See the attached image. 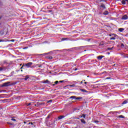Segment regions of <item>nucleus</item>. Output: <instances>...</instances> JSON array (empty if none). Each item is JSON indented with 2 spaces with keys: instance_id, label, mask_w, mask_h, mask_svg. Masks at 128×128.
<instances>
[{
  "instance_id": "obj_1",
  "label": "nucleus",
  "mask_w": 128,
  "mask_h": 128,
  "mask_svg": "<svg viewBox=\"0 0 128 128\" xmlns=\"http://www.w3.org/2000/svg\"><path fill=\"white\" fill-rule=\"evenodd\" d=\"M104 10H106V6L104 4H102L101 6H100L98 8V12H99V14H102V11Z\"/></svg>"
},
{
  "instance_id": "obj_2",
  "label": "nucleus",
  "mask_w": 128,
  "mask_h": 128,
  "mask_svg": "<svg viewBox=\"0 0 128 128\" xmlns=\"http://www.w3.org/2000/svg\"><path fill=\"white\" fill-rule=\"evenodd\" d=\"M32 66V62H30L23 65V66H26L27 68H30Z\"/></svg>"
},
{
  "instance_id": "obj_3",
  "label": "nucleus",
  "mask_w": 128,
  "mask_h": 128,
  "mask_svg": "<svg viewBox=\"0 0 128 128\" xmlns=\"http://www.w3.org/2000/svg\"><path fill=\"white\" fill-rule=\"evenodd\" d=\"M10 82H6L4 83L2 85V86H10Z\"/></svg>"
},
{
  "instance_id": "obj_4",
  "label": "nucleus",
  "mask_w": 128,
  "mask_h": 128,
  "mask_svg": "<svg viewBox=\"0 0 128 128\" xmlns=\"http://www.w3.org/2000/svg\"><path fill=\"white\" fill-rule=\"evenodd\" d=\"M68 88L70 86L71 88H77L76 86V84H68L66 86Z\"/></svg>"
},
{
  "instance_id": "obj_5",
  "label": "nucleus",
  "mask_w": 128,
  "mask_h": 128,
  "mask_svg": "<svg viewBox=\"0 0 128 128\" xmlns=\"http://www.w3.org/2000/svg\"><path fill=\"white\" fill-rule=\"evenodd\" d=\"M128 16L127 15H124L122 18V20H128Z\"/></svg>"
},
{
  "instance_id": "obj_6",
  "label": "nucleus",
  "mask_w": 128,
  "mask_h": 128,
  "mask_svg": "<svg viewBox=\"0 0 128 128\" xmlns=\"http://www.w3.org/2000/svg\"><path fill=\"white\" fill-rule=\"evenodd\" d=\"M6 70V68L3 66V67H0V72H2V70Z\"/></svg>"
},
{
  "instance_id": "obj_7",
  "label": "nucleus",
  "mask_w": 128,
  "mask_h": 128,
  "mask_svg": "<svg viewBox=\"0 0 128 128\" xmlns=\"http://www.w3.org/2000/svg\"><path fill=\"white\" fill-rule=\"evenodd\" d=\"M126 2L127 4H128V0H122V4H126Z\"/></svg>"
},
{
  "instance_id": "obj_8",
  "label": "nucleus",
  "mask_w": 128,
  "mask_h": 128,
  "mask_svg": "<svg viewBox=\"0 0 128 128\" xmlns=\"http://www.w3.org/2000/svg\"><path fill=\"white\" fill-rule=\"evenodd\" d=\"M64 118H65L64 116H60L58 117V120H62Z\"/></svg>"
},
{
  "instance_id": "obj_9",
  "label": "nucleus",
  "mask_w": 128,
  "mask_h": 128,
  "mask_svg": "<svg viewBox=\"0 0 128 128\" xmlns=\"http://www.w3.org/2000/svg\"><path fill=\"white\" fill-rule=\"evenodd\" d=\"M114 36V38H116L118 36V35L116 34H112L109 35V36Z\"/></svg>"
},
{
  "instance_id": "obj_10",
  "label": "nucleus",
  "mask_w": 128,
  "mask_h": 128,
  "mask_svg": "<svg viewBox=\"0 0 128 128\" xmlns=\"http://www.w3.org/2000/svg\"><path fill=\"white\" fill-rule=\"evenodd\" d=\"M102 58H104V56H99L97 57V58L98 60H102Z\"/></svg>"
},
{
  "instance_id": "obj_11",
  "label": "nucleus",
  "mask_w": 128,
  "mask_h": 128,
  "mask_svg": "<svg viewBox=\"0 0 128 128\" xmlns=\"http://www.w3.org/2000/svg\"><path fill=\"white\" fill-rule=\"evenodd\" d=\"M118 30L120 32H124V28H120L118 29Z\"/></svg>"
},
{
  "instance_id": "obj_12",
  "label": "nucleus",
  "mask_w": 128,
  "mask_h": 128,
  "mask_svg": "<svg viewBox=\"0 0 128 128\" xmlns=\"http://www.w3.org/2000/svg\"><path fill=\"white\" fill-rule=\"evenodd\" d=\"M29 78H30V76L28 75H27L25 76V78H24V80H28V79Z\"/></svg>"
},
{
  "instance_id": "obj_13",
  "label": "nucleus",
  "mask_w": 128,
  "mask_h": 128,
  "mask_svg": "<svg viewBox=\"0 0 128 128\" xmlns=\"http://www.w3.org/2000/svg\"><path fill=\"white\" fill-rule=\"evenodd\" d=\"M80 90L82 92H88V91L84 89H80Z\"/></svg>"
},
{
  "instance_id": "obj_14",
  "label": "nucleus",
  "mask_w": 128,
  "mask_h": 128,
  "mask_svg": "<svg viewBox=\"0 0 128 128\" xmlns=\"http://www.w3.org/2000/svg\"><path fill=\"white\" fill-rule=\"evenodd\" d=\"M76 100H82V97H80V96H79V97H76Z\"/></svg>"
},
{
  "instance_id": "obj_15",
  "label": "nucleus",
  "mask_w": 128,
  "mask_h": 128,
  "mask_svg": "<svg viewBox=\"0 0 128 128\" xmlns=\"http://www.w3.org/2000/svg\"><path fill=\"white\" fill-rule=\"evenodd\" d=\"M103 14H104V16H108V11H105L104 13Z\"/></svg>"
},
{
  "instance_id": "obj_16",
  "label": "nucleus",
  "mask_w": 128,
  "mask_h": 128,
  "mask_svg": "<svg viewBox=\"0 0 128 128\" xmlns=\"http://www.w3.org/2000/svg\"><path fill=\"white\" fill-rule=\"evenodd\" d=\"M44 84H50V82L48 80H46L44 82Z\"/></svg>"
},
{
  "instance_id": "obj_17",
  "label": "nucleus",
  "mask_w": 128,
  "mask_h": 128,
  "mask_svg": "<svg viewBox=\"0 0 128 128\" xmlns=\"http://www.w3.org/2000/svg\"><path fill=\"white\" fill-rule=\"evenodd\" d=\"M46 58H48V60H52L53 58L52 56H48L46 57Z\"/></svg>"
},
{
  "instance_id": "obj_18",
  "label": "nucleus",
  "mask_w": 128,
  "mask_h": 128,
  "mask_svg": "<svg viewBox=\"0 0 128 128\" xmlns=\"http://www.w3.org/2000/svg\"><path fill=\"white\" fill-rule=\"evenodd\" d=\"M80 122H82V124H86V120H84V119H81Z\"/></svg>"
},
{
  "instance_id": "obj_19",
  "label": "nucleus",
  "mask_w": 128,
  "mask_h": 128,
  "mask_svg": "<svg viewBox=\"0 0 128 128\" xmlns=\"http://www.w3.org/2000/svg\"><path fill=\"white\" fill-rule=\"evenodd\" d=\"M128 100H125L122 103V104H128Z\"/></svg>"
},
{
  "instance_id": "obj_20",
  "label": "nucleus",
  "mask_w": 128,
  "mask_h": 128,
  "mask_svg": "<svg viewBox=\"0 0 128 128\" xmlns=\"http://www.w3.org/2000/svg\"><path fill=\"white\" fill-rule=\"evenodd\" d=\"M118 118H124V116L122 115H120V116H118Z\"/></svg>"
},
{
  "instance_id": "obj_21",
  "label": "nucleus",
  "mask_w": 128,
  "mask_h": 128,
  "mask_svg": "<svg viewBox=\"0 0 128 128\" xmlns=\"http://www.w3.org/2000/svg\"><path fill=\"white\" fill-rule=\"evenodd\" d=\"M116 37H112V38H110V40H116Z\"/></svg>"
},
{
  "instance_id": "obj_22",
  "label": "nucleus",
  "mask_w": 128,
  "mask_h": 128,
  "mask_svg": "<svg viewBox=\"0 0 128 128\" xmlns=\"http://www.w3.org/2000/svg\"><path fill=\"white\" fill-rule=\"evenodd\" d=\"M80 118H86V114H83L82 116H80Z\"/></svg>"
},
{
  "instance_id": "obj_23",
  "label": "nucleus",
  "mask_w": 128,
  "mask_h": 128,
  "mask_svg": "<svg viewBox=\"0 0 128 128\" xmlns=\"http://www.w3.org/2000/svg\"><path fill=\"white\" fill-rule=\"evenodd\" d=\"M76 96H71L70 98H73L74 100H76Z\"/></svg>"
},
{
  "instance_id": "obj_24",
  "label": "nucleus",
  "mask_w": 128,
  "mask_h": 128,
  "mask_svg": "<svg viewBox=\"0 0 128 128\" xmlns=\"http://www.w3.org/2000/svg\"><path fill=\"white\" fill-rule=\"evenodd\" d=\"M64 40H68V38H62V41L64 42Z\"/></svg>"
},
{
  "instance_id": "obj_25",
  "label": "nucleus",
  "mask_w": 128,
  "mask_h": 128,
  "mask_svg": "<svg viewBox=\"0 0 128 128\" xmlns=\"http://www.w3.org/2000/svg\"><path fill=\"white\" fill-rule=\"evenodd\" d=\"M112 48H114V47H112V48H108V50H112Z\"/></svg>"
},
{
  "instance_id": "obj_26",
  "label": "nucleus",
  "mask_w": 128,
  "mask_h": 128,
  "mask_svg": "<svg viewBox=\"0 0 128 128\" xmlns=\"http://www.w3.org/2000/svg\"><path fill=\"white\" fill-rule=\"evenodd\" d=\"M100 2H106V0H100Z\"/></svg>"
},
{
  "instance_id": "obj_27",
  "label": "nucleus",
  "mask_w": 128,
  "mask_h": 128,
  "mask_svg": "<svg viewBox=\"0 0 128 128\" xmlns=\"http://www.w3.org/2000/svg\"><path fill=\"white\" fill-rule=\"evenodd\" d=\"M55 84H58V81H56L54 82Z\"/></svg>"
},
{
  "instance_id": "obj_28",
  "label": "nucleus",
  "mask_w": 128,
  "mask_h": 128,
  "mask_svg": "<svg viewBox=\"0 0 128 128\" xmlns=\"http://www.w3.org/2000/svg\"><path fill=\"white\" fill-rule=\"evenodd\" d=\"M124 46V44H121V48H123Z\"/></svg>"
},
{
  "instance_id": "obj_29",
  "label": "nucleus",
  "mask_w": 128,
  "mask_h": 128,
  "mask_svg": "<svg viewBox=\"0 0 128 128\" xmlns=\"http://www.w3.org/2000/svg\"><path fill=\"white\" fill-rule=\"evenodd\" d=\"M11 120H12L13 122H16V120L14 118H12Z\"/></svg>"
},
{
  "instance_id": "obj_30",
  "label": "nucleus",
  "mask_w": 128,
  "mask_h": 128,
  "mask_svg": "<svg viewBox=\"0 0 128 128\" xmlns=\"http://www.w3.org/2000/svg\"><path fill=\"white\" fill-rule=\"evenodd\" d=\"M27 48H28V47H24L23 48V50H27Z\"/></svg>"
},
{
  "instance_id": "obj_31",
  "label": "nucleus",
  "mask_w": 128,
  "mask_h": 128,
  "mask_svg": "<svg viewBox=\"0 0 128 128\" xmlns=\"http://www.w3.org/2000/svg\"><path fill=\"white\" fill-rule=\"evenodd\" d=\"M94 122H95V124H98V120H95V121Z\"/></svg>"
},
{
  "instance_id": "obj_32",
  "label": "nucleus",
  "mask_w": 128,
  "mask_h": 128,
  "mask_svg": "<svg viewBox=\"0 0 128 128\" xmlns=\"http://www.w3.org/2000/svg\"><path fill=\"white\" fill-rule=\"evenodd\" d=\"M28 124H34V123H32V122H29Z\"/></svg>"
},
{
  "instance_id": "obj_33",
  "label": "nucleus",
  "mask_w": 128,
  "mask_h": 128,
  "mask_svg": "<svg viewBox=\"0 0 128 128\" xmlns=\"http://www.w3.org/2000/svg\"><path fill=\"white\" fill-rule=\"evenodd\" d=\"M9 42H14V40H9Z\"/></svg>"
},
{
  "instance_id": "obj_34",
  "label": "nucleus",
  "mask_w": 128,
  "mask_h": 128,
  "mask_svg": "<svg viewBox=\"0 0 128 128\" xmlns=\"http://www.w3.org/2000/svg\"><path fill=\"white\" fill-rule=\"evenodd\" d=\"M74 82V84H78V82Z\"/></svg>"
},
{
  "instance_id": "obj_35",
  "label": "nucleus",
  "mask_w": 128,
  "mask_h": 128,
  "mask_svg": "<svg viewBox=\"0 0 128 128\" xmlns=\"http://www.w3.org/2000/svg\"><path fill=\"white\" fill-rule=\"evenodd\" d=\"M4 42V40H0V42Z\"/></svg>"
},
{
  "instance_id": "obj_36",
  "label": "nucleus",
  "mask_w": 128,
  "mask_h": 128,
  "mask_svg": "<svg viewBox=\"0 0 128 128\" xmlns=\"http://www.w3.org/2000/svg\"><path fill=\"white\" fill-rule=\"evenodd\" d=\"M64 80H60V81H59V82H64Z\"/></svg>"
},
{
  "instance_id": "obj_37",
  "label": "nucleus",
  "mask_w": 128,
  "mask_h": 128,
  "mask_svg": "<svg viewBox=\"0 0 128 128\" xmlns=\"http://www.w3.org/2000/svg\"><path fill=\"white\" fill-rule=\"evenodd\" d=\"M52 102V100H50L48 102Z\"/></svg>"
},
{
  "instance_id": "obj_38",
  "label": "nucleus",
  "mask_w": 128,
  "mask_h": 128,
  "mask_svg": "<svg viewBox=\"0 0 128 128\" xmlns=\"http://www.w3.org/2000/svg\"><path fill=\"white\" fill-rule=\"evenodd\" d=\"M59 52H62V50H57Z\"/></svg>"
},
{
  "instance_id": "obj_39",
  "label": "nucleus",
  "mask_w": 128,
  "mask_h": 128,
  "mask_svg": "<svg viewBox=\"0 0 128 128\" xmlns=\"http://www.w3.org/2000/svg\"><path fill=\"white\" fill-rule=\"evenodd\" d=\"M8 124H10V126H12V124L8 122Z\"/></svg>"
},
{
  "instance_id": "obj_40",
  "label": "nucleus",
  "mask_w": 128,
  "mask_h": 128,
  "mask_svg": "<svg viewBox=\"0 0 128 128\" xmlns=\"http://www.w3.org/2000/svg\"><path fill=\"white\" fill-rule=\"evenodd\" d=\"M110 78H106V80H110Z\"/></svg>"
},
{
  "instance_id": "obj_41",
  "label": "nucleus",
  "mask_w": 128,
  "mask_h": 128,
  "mask_svg": "<svg viewBox=\"0 0 128 128\" xmlns=\"http://www.w3.org/2000/svg\"><path fill=\"white\" fill-rule=\"evenodd\" d=\"M74 70H78V68H76Z\"/></svg>"
},
{
  "instance_id": "obj_42",
  "label": "nucleus",
  "mask_w": 128,
  "mask_h": 128,
  "mask_svg": "<svg viewBox=\"0 0 128 128\" xmlns=\"http://www.w3.org/2000/svg\"><path fill=\"white\" fill-rule=\"evenodd\" d=\"M84 84H88V82H84Z\"/></svg>"
},
{
  "instance_id": "obj_43",
  "label": "nucleus",
  "mask_w": 128,
  "mask_h": 128,
  "mask_svg": "<svg viewBox=\"0 0 128 128\" xmlns=\"http://www.w3.org/2000/svg\"><path fill=\"white\" fill-rule=\"evenodd\" d=\"M81 84H82V81L80 83Z\"/></svg>"
},
{
  "instance_id": "obj_44",
  "label": "nucleus",
  "mask_w": 128,
  "mask_h": 128,
  "mask_svg": "<svg viewBox=\"0 0 128 128\" xmlns=\"http://www.w3.org/2000/svg\"><path fill=\"white\" fill-rule=\"evenodd\" d=\"M77 118V120H80L79 118Z\"/></svg>"
},
{
  "instance_id": "obj_45",
  "label": "nucleus",
  "mask_w": 128,
  "mask_h": 128,
  "mask_svg": "<svg viewBox=\"0 0 128 128\" xmlns=\"http://www.w3.org/2000/svg\"><path fill=\"white\" fill-rule=\"evenodd\" d=\"M56 86V84H53V86Z\"/></svg>"
},
{
  "instance_id": "obj_46",
  "label": "nucleus",
  "mask_w": 128,
  "mask_h": 128,
  "mask_svg": "<svg viewBox=\"0 0 128 128\" xmlns=\"http://www.w3.org/2000/svg\"><path fill=\"white\" fill-rule=\"evenodd\" d=\"M82 82H86V80H82Z\"/></svg>"
},
{
  "instance_id": "obj_47",
  "label": "nucleus",
  "mask_w": 128,
  "mask_h": 128,
  "mask_svg": "<svg viewBox=\"0 0 128 128\" xmlns=\"http://www.w3.org/2000/svg\"><path fill=\"white\" fill-rule=\"evenodd\" d=\"M30 104H28V106H30Z\"/></svg>"
},
{
  "instance_id": "obj_48",
  "label": "nucleus",
  "mask_w": 128,
  "mask_h": 128,
  "mask_svg": "<svg viewBox=\"0 0 128 128\" xmlns=\"http://www.w3.org/2000/svg\"><path fill=\"white\" fill-rule=\"evenodd\" d=\"M24 124H26V122H24Z\"/></svg>"
},
{
  "instance_id": "obj_49",
  "label": "nucleus",
  "mask_w": 128,
  "mask_h": 128,
  "mask_svg": "<svg viewBox=\"0 0 128 128\" xmlns=\"http://www.w3.org/2000/svg\"><path fill=\"white\" fill-rule=\"evenodd\" d=\"M112 36H114L113 38H114V35H112Z\"/></svg>"
},
{
  "instance_id": "obj_50",
  "label": "nucleus",
  "mask_w": 128,
  "mask_h": 128,
  "mask_svg": "<svg viewBox=\"0 0 128 128\" xmlns=\"http://www.w3.org/2000/svg\"><path fill=\"white\" fill-rule=\"evenodd\" d=\"M104 72H102V74H104Z\"/></svg>"
},
{
  "instance_id": "obj_51",
  "label": "nucleus",
  "mask_w": 128,
  "mask_h": 128,
  "mask_svg": "<svg viewBox=\"0 0 128 128\" xmlns=\"http://www.w3.org/2000/svg\"><path fill=\"white\" fill-rule=\"evenodd\" d=\"M2 18L0 17V20Z\"/></svg>"
}]
</instances>
